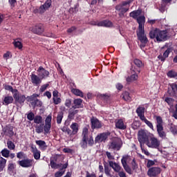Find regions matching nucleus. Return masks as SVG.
Masks as SVG:
<instances>
[{"label": "nucleus", "mask_w": 177, "mask_h": 177, "mask_svg": "<svg viewBox=\"0 0 177 177\" xmlns=\"http://www.w3.org/2000/svg\"><path fill=\"white\" fill-rule=\"evenodd\" d=\"M93 145H95V140H93V136L92 135L89 136V130L88 129V127L83 128L82 140L80 142L82 149H88V146L93 147Z\"/></svg>", "instance_id": "obj_1"}, {"label": "nucleus", "mask_w": 177, "mask_h": 177, "mask_svg": "<svg viewBox=\"0 0 177 177\" xmlns=\"http://www.w3.org/2000/svg\"><path fill=\"white\" fill-rule=\"evenodd\" d=\"M149 37L151 39H156L158 42H164L168 39V31L156 28L149 32Z\"/></svg>", "instance_id": "obj_2"}, {"label": "nucleus", "mask_w": 177, "mask_h": 177, "mask_svg": "<svg viewBox=\"0 0 177 177\" xmlns=\"http://www.w3.org/2000/svg\"><path fill=\"white\" fill-rule=\"evenodd\" d=\"M133 0H128L122 1L120 3L117 4L115 7L116 12H119L118 16L122 19L125 17V13L129 10V5L132 3Z\"/></svg>", "instance_id": "obj_3"}, {"label": "nucleus", "mask_w": 177, "mask_h": 177, "mask_svg": "<svg viewBox=\"0 0 177 177\" xmlns=\"http://www.w3.org/2000/svg\"><path fill=\"white\" fill-rule=\"evenodd\" d=\"M156 131L159 138L165 139L167 138V133L164 131V127L162 126L163 121L161 116H156Z\"/></svg>", "instance_id": "obj_4"}, {"label": "nucleus", "mask_w": 177, "mask_h": 177, "mask_svg": "<svg viewBox=\"0 0 177 177\" xmlns=\"http://www.w3.org/2000/svg\"><path fill=\"white\" fill-rule=\"evenodd\" d=\"M151 133L150 132H147L145 130H140L138 131V142H140V147L142 148V145H147V142H149Z\"/></svg>", "instance_id": "obj_5"}, {"label": "nucleus", "mask_w": 177, "mask_h": 177, "mask_svg": "<svg viewBox=\"0 0 177 177\" xmlns=\"http://www.w3.org/2000/svg\"><path fill=\"white\" fill-rule=\"evenodd\" d=\"M13 97L15 106H19H19L24 105V102H26V95L21 94L20 92H19V90L14 93Z\"/></svg>", "instance_id": "obj_6"}, {"label": "nucleus", "mask_w": 177, "mask_h": 177, "mask_svg": "<svg viewBox=\"0 0 177 177\" xmlns=\"http://www.w3.org/2000/svg\"><path fill=\"white\" fill-rule=\"evenodd\" d=\"M110 135H111L110 131L99 133L95 138V145H97V143H106L109 140V136H110Z\"/></svg>", "instance_id": "obj_7"}, {"label": "nucleus", "mask_w": 177, "mask_h": 177, "mask_svg": "<svg viewBox=\"0 0 177 177\" xmlns=\"http://www.w3.org/2000/svg\"><path fill=\"white\" fill-rule=\"evenodd\" d=\"M146 145L151 149H160V142L158 138L154 137V136L151 134L149 140H148Z\"/></svg>", "instance_id": "obj_8"}, {"label": "nucleus", "mask_w": 177, "mask_h": 177, "mask_svg": "<svg viewBox=\"0 0 177 177\" xmlns=\"http://www.w3.org/2000/svg\"><path fill=\"white\" fill-rule=\"evenodd\" d=\"M138 39L141 42L140 45V48L142 49V48H146V45L149 42V39H147V35L144 33H138L137 34Z\"/></svg>", "instance_id": "obj_9"}, {"label": "nucleus", "mask_w": 177, "mask_h": 177, "mask_svg": "<svg viewBox=\"0 0 177 177\" xmlns=\"http://www.w3.org/2000/svg\"><path fill=\"white\" fill-rule=\"evenodd\" d=\"M30 30L33 34H37V35H42L44 31H45V29H44V25H42V24H36L35 26L30 28Z\"/></svg>", "instance_id": "obj_10"}, {"label": "nucleus", "mask_w": 177, "mask_h": 177, "mask_svg": "<svg viewBox=\"0 0 177 177\" xmlns=\"http://www.w3.org/2000/svg\"><path fill=\"white\" fill-rule=\"evenodd\" d=\"M37 71L39 77H41V80H46V78L49 77V75H50L49 71H46L44 66H39Z\"/></svg>", "instance_id": "obj_11"}, {"label": "nucleus", "mask_w": 177, "mask_h": 177, "mask_svg": "<svg viewBox=\"0 0 177 177\" xmlns=\"http://www.w3.org/2000/svg\"><path fill=\"white\" fill-rule=\"evenodd\" d=\"M133 64H135V66L137 67V68L133 69V66L131 67V71H133V73H138V74H140V68H142V67H143V62H142V60L136 58L133 59Z\"/></svg>", "instance_id": "obj_12"}, {"label": "nucleus", "mask_w": 177, "mask_h": 177, "mask_svg": "<svg viewBox=\"0 0 177 177\" xmlns=\"http://www.w3.org/2000/svg\"><path fill=\"white\" fill-rule=\"evenodd\" d=\"M161 174V169L160 167H151L147 171V175L149 177H156L157 175Z\"/></svg>", "instance_id": "obj_13"}, {"label": "nucleus", "mask_w": 177, "mask_h": 177, "mask_svg": "<svg viewBox=\"0 0 177 177\" xmlns=\"http://www.w3.org/2000/svg\"><path fill=\"white\" fill-rule=\"evenodd\" d=\"M3 132L6 136H9V138H12L15 135V132L13 131V126L12 124H8L4 128H3Z\"/></svg>", "instance_id": "obj_14"}, {"label": "nucleus", "mask_w": 177, "mask_h": 177, "mask_svg": "<svg viewBox=\"0 0 177 177\" xmlns=\"http://www.w3.org/2000/svg\"><path fill=\"white\" fill-rule=\"evenodd\" d=\"M18 164L19 165H20V167H22V168H30V167L32 165L33 162L32 160L26 158L21 160H19Z\"/></svg>", "instance_id": "obj_15"}, {"label": "nucleus", "mask_w": 177, "mask_h": 177, "mask_svg": "<svg viewBox=\"0 0 177 177\" xmlns=\"http://www.w3.org/2000/svg\"><path fill=\"white\" fill-rule=\"evenodd\" d=\"M127 158L123 157L121 159L122 165L124 171H126V172L129 174V175H132L133 174L132 169L131 168V167H129V165H128V164L127 163Z\"/></svg>", "instance_id": "obj_16"}, {"label": "nucleus", "mask_w": 177, "mask_h": 177, "mask_svg": "<svg viewBox=\"0 0 177 177\" xmlns=\"http://www.w3.org/2000/svg\"><path fill=\"white\" fill-rule=\"evenodd\" d=\"M91 129H100L102 128V122H100L97 118H91Z\"/></svg>", "instance_id": "obj_17"}, {"label": "nucleus", "mask_w": 177, "mask_h": 177, "mask_svg": "<svg viewBox=\"0 0 177 177\" xmlns=\"http://www.w3.org/2000/svg\"><path fill=\"white\" fill-rule=\"evenodd\" d=\"M112 169H113V171H115V172L118 173V176L120 177H127V174H125V172H124V171H122V167H121V166H120L118 163L114 162L113 167H112ZM121 169H122V171H121Z\"/></svg>", "instance_id": "obj_18"}, {"label": "nucleus", "mask_w": 177, "mask_h": 177, "mask_svg": "<svg viewBox=\"0 0 177 177\" xmlns=\"http://www.w3.org/2000/svg\"><path fill=\"white\" fill-rule=\"evenodd\" d=\"M31 82L35 86H38L42 82V79L39 77V75H37L34 73H32L30 75Z\"/></svg>", "instance_id": "obj_19"}, {"label": "nucleus", "mask_w": 177, "mask_h": 177, "mask_svg": "<svg viewBox=\"0 0 177 177\" xmlns=\"http://www.w3.org/2000/svg\"><path fill=\"white\" fill-rule=\"evenodd\" d=\"M82 102L83 100L81 98L75 99L73 100V106H72V109L74 110L76 109H83L84 104H82Z\"/></svg>", "instance_id": "obj_20"}, {"label": "nucleus", "mask_w": 177, "mask_h": 177, "mask_svg": "<svg viewBox=\"0 0 177 177\" xmlns=\"http://www.w3.org/2000/svg\"><path fill=\"white\" fill-rule=\"evenodd\" d=\"M115 125L117 129H127V126L125 125V123H124V120L122 119L116 120L115 121Z\"/></svg>", "instance_id": "obj_21"}, {"label": "nucleus", "mask_w": 177, "mask_h": 177, "mask_svg": "<svg viewBox=\"0 0 177 177\" xmlns=\"http://www.w3.org/2000/svg\"><path fill=\"white\" fill-rule=\"evenodd\" d=\"M104 165V172L106 176L113 177V174H111V167L109 165V163L106 161L103 162Z\"/></svg>", "instance_id": "obj_22"}, {"label": "nucleus", "mask_w": 177, "mask_h": 177, "mask_svg": "<svg viewBox=\"0 0 177 177\" xmlns=\"http://www.w3.org/2000/svg\"><path fill=\"white\" fill-rule=\"evenodd\" d=\"M15 102V98L13 97V95H7L5 96L3 99L2 104H4V106H9V104H12Z\"/></svg>", "instance_id": "obj_23"}, {"label": "nucleus", "mask_w": 177, "mask_h": 177, "mask_svg": "<svg viewBox=\"0 0 177 177\" xmlns=\"http://www.w3.org/2000/svg\"><path fill=\"white\" fill-rule=\"evenodd\" d=\"M145 107L139 106L136 111V113L141 120L146 118L145 116Z\"/></svg>", "instance_id": "obj_24"}, {"label": "nucleus", "mask_w": 177, "mask_h": 177, "mask_svg": "<svg viewBox=\"0 0 177 177\" xmlns=\"http://www.w3.org/2000/svg\"><path fill=\"white\" fill-rule=\"evenodd\" d=\"M172 52V50H171L170 48H168L163 53L162 55H160L158 56V59H159V60H160L161 62H165V59H167V57H168L169 56V53H171Z\"/></svg>", "instance_id": "obj_25"}, {"label": "nucleus", "mask_w": 177, "mask_h": 177, "mask_svg": "<svg viewBox=\"0 0 177 177\" xmlns=\"http://www.w3.org/2000/svg\"><path fill=\"white\" fill-rule=\"evenodd\" d=\"M31 149L35 160H39V158H41V151L38 150V149H37V147L34 146H32Z\"/></svg>", "instance_id": "obj_26"}, {"label": "nucleus", "mask_w": 177, "mask_h": 177, "mask_svg": "<svg viewBox=\"0 0 177 177\" xmlns=\"http://www.w3.org/2000/svg\"><path fill=\"white\" fill-rule=\"evenodd\" d=\"M78 113H80V110L74 109H73V108H71L68 111V120H70L71 121H72V120H74L75 115L78 114Z\"/></svg>", "instance_id": "obj_27"}, {"label": "nucleus", "mask_w": 177, "mask_h": 177, "mask_svg": "<svg viewBox=\"0 0 177 177\" xmlns=\"http://www.w3.org/2000/svg\"><path fill=\"white\" fill-rule=\"evenodd\" d=\"M142 15V9L133 10L129 13V17L136 20Z\"/></svg>", "instance_id": "obj_28"}, {"label": "nucleus", "mask_w": 177, "mask_h": 177, "mask_svg": "<svg viewBox=\"0 0 177 177\" xmlns=\"http://www.w3.org/2000/svg\"><path fill=\"white\" fill-rule=\"evenodd\" d=\"M109 149H112V150H120L121 149V145L117 141H112Z\"/></svg>", "instance_id": "obj_29"}, {"label": "nucleus", "mask_w": 177, "mask_h": 177, "mask_svg": "<svg viewBox=\"0 0 177 177\" xmlns=\"http://www.w3.org/2000/svg\"><path fill=\"white\" fill-rule=\"evenodd\" d=\"M113 26V22L109 20H104L100 21L98 24V27H111Z\"/></svg>", "instance_id": "obj_30"}, {"label": "nucleus", "mask_w": 177, "mask_h": 177, "mask_svg": "<svg viewBox=\"0 0 177 177\" xmlns=\"http://www.w3.org/2000/svg\"><path fill=\"white\" fill-rule=\"evenodd\" d=\"M36 145L39 147V149L41 150H46V147H48V145H46V142L44 140H36Z\"/></svg>", "instance_id": "obj_31"}, {"label": "nucleus", "mask_w": 177, "mask_h": 177, "mask_svg": "<svg viewBox=\"0 0 177 177\" xmlns=\"http://www.w3.org/2000/svg\"><path fill=\"white\" fill-rule=\"evenodd\" d=\"M70 128L72 129V135H77L78 133L79 128L78 123L73 122L71 124Z\"/></svg>", "instance_id": "obj_32"}, {"label": "nucleus", "mask_w": 177, "mask_h": 177, "mask_svg": "<svg viewBox=\"0 0 177 177\" xmlns=\"http://www.w3.org/2000/svg\"><path fill=\"white\" fill-rule=\"evenodd\" d=\"M30 104L33 109H35V107H42V102L38 98H36L33 102H31Z\"/></svg>", "instance_id": "obj_33"}, {"label": "nucleus", "mask_w": 177, "mask_h": 177, "mask_svg": "<svg viewBox=\"0 0 177 177\" xmlns=\"http://www.w3.org/2000/svg\"><path fill=\"white\" fill-rule=\"evenodd\" d=\"M4 89L6 91H9L10 92H11L12 93V95H15V93L16 92H17L19 90H17V88H14L12 86L10 85H8V84H3V85Z\"/></svg>", "instance_id": "obj_34"}, {"label": "nucleus", "mask_w": 177, "mask_h": 177, "mask_svg": "<svg viewBox=\"0 0 177 177\" xmlns=\"http://www.w3.org/2000/svg\"><path fill=\"white\" fill-rule=\"evenodd\" d=\"M6 159L4 158H0V172H2L3 169H5V167H6Z\"/></svg>", "instance_id": "obj_35"}, {"label": "nucleus", "mask_w": 177, "mask_h": 177, "mask_svg": "<svg viewBox=\"0 0 177 177\" xmlns=\"http://www.w3.org/2000/svg\"><path fill=\"white\" fill-rule=\"evenodd\" d=\"M20 39H16L12 42L15 48H18V49H23V44H21V41H19Z\"/></svg>", "instance_id": "obj_36"}, {"label": "nucleus", "mask_w": 177, "mask_h": 177, "mask_svg": "<svg viewBox=\"0 0 177 177\" xmlns=\"http://www.w3.org/2000/svg\"><path fill=\"white\" fill-rule=\"evenodd\" d=\"M122 99L125 100V102H131L132 98L131 97V95H129V92L124 91L122 94Z\"/></svg>", "instance_id": "obj_37"}, {"label": "nucleus", "mask_w": 177, "mask_h": 177, "mask_svg": "<svg viewBox=\"0 0 177 177\" xmlns=\"http://www.w3.org/2000/svg\"><path fill=\"white\" fill-rule=\"evenodd\" d=\"M63 117H64V113L63 111H59L57 115V124H62V121L63 120Z\"/></svg>", "instance_id": "obj_38"}, {"label": "nucleus", "mask_w": 177, "mask_h": 177, "mask_svg": "<svg viewBox=\"0 0 177 177\" xmlns=\"http://www.w3.org/2000/svg\"><path fill=\"white\" fill-rule=\"evenodd\" d=\"M37 97H39V94L33 93L32 95L26 97L27 102H34Z\"/></svg>", "instance_id": "obj_39"}, {"label": "nucleus", "mask_w": 177, "mask_h": 177, "mask_svg": "<svg viewBox=\"0 0 177 177\" xmlns=\"http://www.w3.org/2000/svg\"><path fill=\"white\" fill-rule=\"evenodd\" d=\"M72 93L75 95L76 96H80V97H84V93L81 91V90L78 88H73L72 89Z\"/></svg>", "instance_id": "obj_40"}, {"label": "nucleus", "mask_w": 177, "mask_h": 177, "mask_svg": "<svg viewBox=\"0 0 177 177\" xmlns=\"http://www.w3.org/2000/svg\"><path fill=\"white\" fill-rule=\"evenodd\" d=\"M61 160H62V155L60 154H55L50 159V160L54 161V162H60Z\"/></svg>", "instance_id": "obj_41"}, {"label": "nucleus", "mask_w": 177, "mask_h": 177, "mask_svg": "<svg viewBox=\"0 0 177 177\" xmlns=\"http://www.w3.org/2000/svg\"><path fill=\"white\" fill-rule=\"evenodd\" d=\"M131 171L132 172H133V171H135V172H136V170L138 169V168H139V166L138 165V163H136V160H135V158H133L131 162Z\"/></svg>", "instance_id": "obj_42"}, {"label": "nucleus", "mask_w": 177, "mask_h": 177, "mask_svg": "<svg viewBox=\"0 0 177 177\" xmlns=\"http://www.w3.org/2000/svg\"><path fill=\"white\" fill-rule=\"evenodd\" d=\"M50 165L53 169H57L62 167V163L57 164L56 162L50 160Z\"/></svg>", "instance_id": "obj_43"}, {"label": "nucleus", "mask_w": 177, "mask_h": 177, "mask_svg": "<svg viewBox=\"0 0 177 177\" xmlns=\"http://www.w3.org/2000/svg\"><path fill=\"white\" fill-rule=\"evenodd\" d=\"M141 121L145 122L146 124V125H147V127H149V128H150L152 130H154V126H153V123H151V122L149 121V120H147L146 118H144V119H142Z\"/></svg>", "instance_id": "obj_44"}, {"label": "nucleus", "mask_w": 177, "mask_h": 177, "mask_svg": "<svg viewBox=\"0 0 177 177\" xmlns=\"http://www.w3.org/2000/svg\"><path fill=\"white\" fill-rule=\"evenodd\" d=\"M1 154L3 157H5V158H8L9 154H10V151L9 149L4 148L1 151Z\"/></svg>", "instance_id": "obj_45"}, {"label": "nucleus", "mask_w": 177, "mask_h": 177, "mask_svg": "<svg viewBox=\"0 0 177 177\" xmlns=\"http://www.w3.org/2000/svg\"><path fill=\"white\" fill-rule=\"evenodd\" d=\"M169 131L173 133V135H176L177 133V126L174 124V123L170 124Z\"/></svg>", "instance_id": "obj_46"}, {"label": "nucleus", "mask_w": 177, "mask_h": 177, "mask_svg": "<svg viewBox=\"0 0 177 177\" xmlns=\"http://www.w3.org/2000/svg\"><path fill=\"white\" fill-rule=\"evenodd\" d=\"M50 128H52V124H44L43 131H44V133H50Z\"/></svg>", "instance_id": "obj_47"}, {"label": "nucleus", "mask_w": 177, "mask_h": 177, "mask_svg": "<svg viewBox=\"0 0 177 177\" xmlns=\"http://www.w3.org/2000/svg\"><path fill=\"white\" fill-rule=\"evenodd\" d=\"M7 147L9 149V150H15V149H16V145H15L13 142L8 140L7 142Z\"/></svg>", "instance_id": "obj_48"}, {"label": "nucleus", "mask_w": 177, "mask_h": 177, "mask_svg": "<svg viewBox=\"0 0 177 177\" xmlns=\"http://www.w3.org/2000/svg\"><path fill=\"white\" fill-rule=\"evenodd\" d=\"M138 30L136 31L137 34H142L145 33V24H138Z\"/></svg>", "instance_id": "obj_49"}, {"label": "nucleus", "mask_w": 177, "mask_h": 177, "mask_svg": "<svg viewBox=\"0 0 177 177\" xmlns=\"http://www.w3.org/2000/svg\"><path fill=\"white\" fill-rule=\"evenodd\" d=\"M35 132L37 133H42V132H44V124H41L36 127Z\"/></svg>", "instance_id": "obj_50"}, {"label": "nucleus", "mask_w": 177, "mask_h": 177, "mask_svg": "<svg viewBox=\"0 0 177 177\" xmlns=\"http://www.w3.org/2000/svg\"><path fill=\"white\" fill-rule=\"evenodd\" d=\"M35 124H42V116L36 115L35 116V119H33Z\"/></svg>", "instance_id": "obj_51"}, {"label": "nucleus", "mask_w": 177, "mask_h": 177, "mask_svg": "<svg viewBox=\"0 0 177 177\" xmlns=\"http://www.w3.org/2000/svg\"><path fill=\"white\" fill-rule=\"evenodd\" d=\"M167 77H169V78H176L177 73L175 72L174 71H169L167 73Z\"/></svg>", "instance_id": "obj_52"}, {"label": "nucleus", "mask_w": 177, "mask_h": 177, "mask_svg": "<svg viewBox=\"0 0 177 177\" xmlns=\"http://www.w3.org/2000/svg\"><path fill=\"white\" fill-rule=\"evenodd\" d=\"M137 22L138 24H145L146 23V17L145 15H141L137 18Z\"/></svg>", "instance_id": "obj_53"}, {"label": "nucleus", "mask_w": 177, "mask_h": 177, "mask_svg": "<svg viewBox=\"0 0 177 177\" xmlns=\"http://www.w3.org/2000/svg\"><path fill=\"white\" fill-rule=\"evenodd\" d=\"M62 132H65L66 133H68V135H70V136H73L72 131L70 129V128L67 127H64L62 129Z\"/></svg>", "instance_id": "obj_54"}, {"label": "nucleus", "mask_w": 177, "mask_h": 177, "mask_svg": "<svg viewBox=\"0 0 177 177\" xmlns=\"http://www.w3.org/2000/svg\"><path fill=\"white\" fill-rule=\"evenodd\" d=\"M45 124L52 125V114H49L45 120Z\"/></svg>", "instance_id": "obj_55"}, {"label": "nucleus", "mask_w": 177, "mask_h": 177, "mask_svg": "<svg viewBox=\"0 0 177 177\" xmlns=\"http://www.w3.org/2000/svg\"><path fill=\"white\" fill-rule=\"evenodd\" d=\"M35 118V114H34V113L32 112H29L28 114H27V119L29 120V121H34V119Z\"/></svg>", "instance_id": "obj_56"}, {"label": "nucleus", "mask_w": 177, "mask_h": 177, "mask_svg": "<svg viewBox=\"0 0 177 177\" xmlns=\"http://www.w3.org/2000/svg\"><path fill=\"white\" fill-rule=\"evenodd\" d=\"M175 100H174V98H171V97H167L165 99V102H166V103H167V104L169 106H172V104L174 103Z\"/></svg>", "instance_id": "obj_57"}, {"label": "nucleus", "mask_w": 177, "mask_h": 177, "mask_svg": "<svg viewBox=\"0 0 177 177\" xmlns=\"http://www.w3.org/2000/svg\"><path fill=\"white\" fill-rule=\"evenodd\" d=\"M43 6H44V8L49 9L52 6V0H46Z\"/></svg>", "instance_id": "obj_58"}, {"label": "nucleus", "mask_w": 177, "mask_h": 177, "mask_svg": "<svg viewBox=\"0 0 177 177\" xmlns=\"http://www.w3.org/2000/svg\"><path fill=\"white\" fill-rule=\"evenodd\" d=\"M54 104H60L62 103V99L59 97H53Z\"/></svg>", "instance_id": "obj_59"}, {"label": "nucleus", "mask_w": 177, "mask_h": 177, "mask_svg": "<svg viewBox=\"0 0 177 177\" xmlns=\"http://www.w3.org/2000/svg\"><path fill=\"white\" fill-rule=\"evenodd\" d=\"M66 172V171L65 170H64V171H60L59 170V171H57L55 174V177H62V176H63V175H64V173Z\"/></svg>", "instance_id": "obj_60"}, {"label": "nucleus", "mask_w": 177, "mask_h": 177, "mask_svg": "<svg viewBox=\"0 0 177 177\" xmlns=\"http://www.w3.org/2000/svg\"><path fill=\"white\" fill-rule=\"evenodd\" d=\"M49 86V84H43L41 87H40V92H45V91H46V89L48 88V87Z\"/></svg>", "instance_id": "obj_61"}, {"label": "nucleus", "mask_w": 177, "mask_h": 177, "mask_svg": "<svg viewBox=\"0 0 177 177\" xmlns=\"http://www.w3.org/2000/svg\"><path fill=\"white\" fill-rule=\"evenodd\" d=\"M24 152L23 151H19L17 153V157L19 159L21 160V158H24Z\"/></svg>", "instance_id": "obj_62"}, {"label": "nucleus", "mask_w": 177, "mask_h": 177, "mask_svg": "<svg viewBox=\"0 0 177 177\" xmlns=\"http://www.w3.org/2000/svg\"><path fill=\"white\" fill-rule=\"evenodd\" d=\"M65 106H66V107H68V109H70V107H71V99L66 100Z\"/></svg>", "instance_id": "obj_63"}, {"label": "nucleus", "mask_w": 177, "mask_h": 177, "mask_svg": "<svg viewBox=\"0 0 177 177\" xmlns=\"http://www.w3.org/2000/svg\"><path fill=\"white\" fill-rule=\"evenodd\" d=\"M175 110L172 112V117L177 120V104L175 105Z\"/></svg>", "instance_id": "obj_64"}]
</instances>
